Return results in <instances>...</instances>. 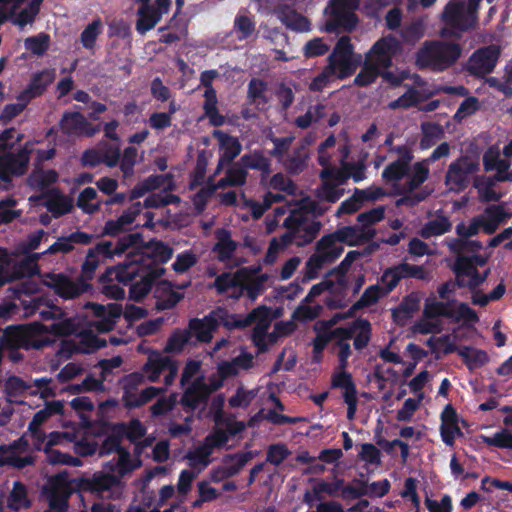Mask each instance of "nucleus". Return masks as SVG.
Wrapping results in <instances>:
<instances>
[{
	"label": "nucleus",
	"instance_id": "56",
	"mask_svg": "<svg viewBox=\"0 0 512 512\" xmlns=\"http://www.w3.org/2000/svg\"><path fill=\"white\" fill-rule=\"evenodd\" d=\"M138 150L134 146H128L120 156V170L124 177H131L134 173V166L137 162Z\"/></svg>",
	"mask_w": 512,
	"mask_h": 512
},
{
	"label": "nucleus",
	"instance_id": "42",
	"mask_svg": "<svg viewBox=\"0 0 512 512\" xmlns=\"http://www.w3.org/2000/svg\"><path fill=\"white\" fill-rule=\"evenodd\" d=\"M143 235L141 232L128 233L120 237L114 245V253L120 256L130 248L132 251H140L143 244Z\"/></svg>",
	"mask_w": 512,
	"mask_h": 512
},
{
	"label": "nucleus",
	"instance_id": "54",
	"mask_svg": "<svg viewBox=\"0 0 512 512\" xmlns=\"http://www.w3.org/2000/svg\"><path fill=\"white\" fill-rule=\"evenodd\" d=\"M212 454L213 451L210 449V446L203 442L201 446L187 453V459L190 461L191 466L201 465L207 467L211 463L210 456Z\"/></svg>",
	"mask_w": 512,
	"mask_h": 512
},
{
	"label": "nucleus",
	"instance_id": "12",
	"mask_svg": "<svg viewBox=\"0 0 512 512\" xmlns=\"http://www.w3.org/2000/svg\"><path fill=\"white\" fill-rule=\"evenodd\" d=\"M499 54V49L493 45L477 49L469 58V72L475 76L490 74L497 64Z\"/></svg>",
	"mask_w": 512,
	"mask_h": 512
},
{
	"label": "nucleus",
	"instance_id": "17",
	"mask_svg": "<svg viewBox=\"0 0 512 512\" xmlns=\"http://www.w3.org/2000/svg\"><path fill=\"white\" fill-rule=\"evenodd\" d=\"M163 353L156 349L148 351L147 361L142 367V372L150 382L159 381L161 374L175 361V359L165 356Z\"/></svg>",
	"mask_w": 512,
	"mask_h": 512
},
{
	"label": "nucleus",
	"instance_id": "34",
	"mask_svg": "<svg viewBox=\"0 0 512 512\" xmlns=\"http://www.w3.org/2000/svg\"><path fill=\"white\" fill-rule=\"evenodd\" d=\"M458 355L462 357L464 364L470 371L484 366L489 361L486 351L470 346L461 347L458 350Z\"/></svg>",
	"mask_w": 512,
	"mask_h": 512
},
{
	"label": "nucleus",
	"instance_id": "31",
	"mask_svg": "<svg viewBox=\"0 0 512 512\" xmlns=\"http://www.w3.org/2000/svg\"><path fill=\"white\" fill-rule=\"evenodd\" d=\"M137 14L136 31L141 35L153 29L162 18L154 6H140Z\"/></svg>",
	"mask_w": 512,
	"mask_h": 512
},
{
	"label": "nucleus",
	"instance_id": "41",
	"mask_svg": "<svg viewBox=\"0 0 512 512\" xmlns=\"http://www.w3.org/2000/svg\"><path fill=\"white\" fill-rule=\"evenodd\" d=\"M281 21L287 28L293 31L307 32L310 30L311 24L308 18L293 9L283 11Z\"/></svg>",
	"mask_w": 512,
	"mask_h": 512
},
{
	"label": "nucleus",
	"instance_id": "10",
	"mask_svg": "<svg viewBox=\"0 0 512 512\" xmlns=\"http://www.w3.org/2000/svg\"><path fill=\"white\" fill-rule=\"evenodd\" d=\"M399 48V41L395 37H382L372 45L371 49L366 53L365 59H370L376 67L385 70L392 66L393 57Z\"/></svg>",
	"mask_w": 512,
	"mask_h": 512
},
{
	"label": "nucleus",
	"instance_id": "33",
	"mask_svg": "<svg viewBox=\"0 0 512 512\" xmlns=\"http://www.w3.org/2000/svg\"><path fill=\"white\" fill-rule=\"evenodd\" d=\"M31 501L28 499L27 488L25 484L20 481L13 483L12 491L7 498V507L12 511H19L21 509H28L31 507Z\"/></svg>",
	"mask_w": 512,
	"mask_h": 512
},
{
	"label": "nucleus",
	"instance_id": "58",
	"mask_svg": "<svg viewBox=\"0 0 512 512\" xmlns=\"http://www.w3.org/2000/svg\"><path fill=\"white\" fill-rule=\"evenodd\" d=\"M145 374L143 372H133L130 374L125 375L121 379L122 389H123V396H131L134 395L138 389V387L144 383L145 381Z\"/></svg>",
	"mask_w": 512,
	"mask_h": 512
},
{
	"label": "nucleus",
	"instance_id": "3",
	"mask_svg": "<svg viewBox=\"0 0 512 512\" xmlns=\"http://www.w3.org/2000/svg\"><path fill=\"white\" fill-rule=\"evenodd\" d=\"M441 22L443 23L439 31L441 37L460 38L464 32L474 27L477 15L468 12L464 2L451 0L442 11Z\"/></svg>",
	"mask_w": 512,
	"mask_h": 512
},
{
	"label": "nucleus",
	"instance_id": "53",
	"mask_svg": "<svg viewBox=\"0 0 512 512\" xmlns=\"http://www.w3.org/2000/svg\"><path fill=\"white\" fill-rule=\"evenodd\" d=\"M233 30L239 40H244L253 34L255 24L247 15L238 13L234 20Z\"/></svg>",
	"mask_w": 512,
	"mask_h": 512
},
{
	"label": "nucleus",
	"instance_id": "57",
	"mask_svg": "<svg viewBox=\"0 0 512 512\" xmlns=\"http://www.w3.org/2000/svg\"><path fill=\"white\" fill-rule=\"evenodd\" d=\"M361 194H364V192H362L361 189L356 188L352 196L340 204L336 215L340 216L343 214H353L357 212L364 204Z\"/></svg>",
	"mask_w": 512,
	"mask_h": 512
},
{
	"label": "nucleus",
	"instance_id": "36",
	"mask_svg": "<svg viewBox=\"0 0 512 512\" xmlns=\"http://www.w3.org/2000/svg\"><path fill=\"white\" fill-rule=\"evenodd\" d=\"M334 385L343 390L342 397L345 404L347 405V418L349 420H353L355 418L358 407V392L356 384L340 380Z\"/></svg>",
	"mask_w": 512,
	"mask_h": 512
},
{
	"label": "nucleus",
	"instance_id": "37",
	"mask_svg": "<svg viewBox=\"0 0 512 512\" xmlns=\"http://www.w3.org/2000/svg\"><path fill=\"white\" fill-rule=\"evenodd\" d=\"M56 74L53 69H44L33 74L27 87L29 92H33L37 97L41 96L47 87L53 83Z\"/></svg>",
	"mask_w": 512,
	"mask_h": 512
},
{
	"label": "nucleus",
	"instance_id": "1",
	"mask_svg": "<svg viewBox=\"0 0 512 512\" xmlns=\"http://www.w3.org/2000/svg\"><path fill=\"white\" fill-rule=\"evenodd\" d=\"M174 250L168 244L156 238L144 241L140 251H131L123 263L108 267L102 279H111L113 274L124 285L136 279L141 272H150L154 268L167 263L173 256Z\"/></svg>",
	"mask_w": 512,
	"mask_h": 512
},
{
	"label": "nucleus",
	"instance_id": "9",
	"mask_svg": "<svg viewBox=\"0 0 512 512\" xmlns=\"http://www.w3.org/2000/svg\"><path fill=\"white\" fill-rule=\"evenodd\" d=\"M49 278L50 282L47 284L48 287L53 289L56 295L65 300L75 299L92 289V285L80 277L76 280H71L62 273H52L49 275Z\"/></svg>",
	"mask_w": 512,
	"mask_h": 512
},
{
	"label": "nucleus",
	"instance_id": "39",
	"mask_svg": "<svg viewBox=\"0 0 512 512\" xmlns=\"http://www.w3.org/2000/svg\"><path fill=\"white\" fill-rule=\"evenodd\" d=\"M122 439L127 438L130 442L140 440L146 434V427L139 419H132L128 423L120 422L115 423Z\"/></svg>",
	"mask_w": 512,
	"mask_h": 512
},
{
	"label": "nucleus",
	"instance_id": "21",
	"mask_svg": "<svg viewBox=\"0 0 512 512\" xmlns=\"http://www.w3.org/2000/svg\"><path fill=\"white\" fill-rule=\"evenodd\" d=\"M165 272V268H154L150 272L144 271L137 275L136 277H140V280L130 286V299L140 301L146 297L150 293L155 281L162 277Z\"/></svg>",
	"mask_w": 512,
	"mask_h": 512
},
{
	"label": "nucleus",
	"instance_id": "44",
	"mask_svg": "<svg viewBox=\"0 0 512 512\" xmlns=\"http://www.w3.org/2000/svg\"><path fill=\"white\" fill-rule=\"evenodd\" d=\"M58 178L59 175L54 169L40 170L38 172L34 171L29 176V183L36 189L44 190L48 186L56 183Z\"/></svg>",
	"mask_w": 512,
	"mask_h": 512
},
{
	"label": "nucleus",
	"instance_id": "15",
	"mask_svg": "<svg viewBox=\"0 0 512 512\" xmlns=\"http://www.w3.org/2000/svg\"><path fill=\"white\" fill-rule=\"evenodd\" d=\"M212 135L219 141L221 154L216 169V172H219L240 154L242 147L237 138L221 130H214Z\"/></svg>",
	"mask_w": 512,
	"mask_h": 512
},
{
	"label": "nucleus",
	"instance_id": "60",
	"mask_svg": "<svg viewBox=\"0 0 512 512\" xmlns=\"http://www.w3.org/2000/svg\"><path fill=\"white\" fill-rule=\"evenodd\" d=\"M385 217V208L378 206L368 211L362 212L357 216V221L361 224L360 228L370 229L369 227L380 222Z\"/></svg>",
	"mask_w": 512,
	"mask_h": 512
},
{
	"label": "nucleus",
	"instance_id": "13",
	"mask_svg": "<svg viewBox=\"0 0 512 512\" xmlns=\"http://www.w3.org/2000/svg\"><path fill=\"white\" fill-rule=\"evenodd\" d=\"M60 130L66 135H84L92 137L100 131L99 126H93L80 112L66 111L59 122Z\"/></svg>",
	"mask_w": 512,
	"mask_h": 512
},
{
	"label": "nucleus",
	"instance_id": "19",
	"mask_svg": "<svg viewBox=\"0 0 512 512\" xmlns=\"http://www.w3.org/2000/svg\"><path fill=\"white\" fill-rule=\"evenodd\" d=\"M31 149L25 145L16 153L5 152L0 156V165L6 168L10 173H14L15 177L23 176L29 166Z\"/></svg>",
	"mask_w": 512,
	"mask_h": 512
},
{
	"label": "nucleus",
	"instance_id": "45",
	"mask_svg": "<svg viewBox=\"0 0 512 512\" xmlns=\"http://www.w3.org/2000/svg\"><path fill=\"white\" fill-rule=\"evenodd\" d=\"M247 176L246 168L239 165L233 164L230 166L224 178L218 181V186L221 188L226 186H240L245 183Z\"/></svg>",
	"mask_w": 512,
	"mask_h": 512
},
{
	"label": "nucleus",
	"instance_id": "6",
	"mask_svg": "<svg viewBox=\"0 0 512 512\" xmlns=\"http://www.w3.org/2000/svg\"><path fill=\"white\" fill-rule=\"evenodd\" d=\"M288 232L282 236L284 245L295 243L303 247L314 241L321 229L319 221L305 222L301 215L291 213L284 221Z\"/></svg>",
	"mask_w": 512,
	"mask_h": 512
},
{
	"label": "nucleus",
	"instance_id": "29",
	"mask_svg": "<svg viewBox=\"0 0 512 512\" xmlns=\"http://www.w3.org/2000/svg\"><path fill=\"white\" fill-rule=\"evenodd\" d=\"M1 347L8 350L28 349L30 346L29 337L21 326H10L4 331L0 341Z\"/></svg>",
	"mask_w": 512,
	"mask_h": 512
},
{
	"label": "nucleus",
	"instance_id": "28",
	"mask_svg": "<svg viewBox=\"0 0 512 512\" xmlns=\"http://www.w3.org/2000/svg\"><path fill=\"white\" fill-rule=\"evenodd\" d=\"M215 236L217 242L213 247V252L222 262L230 260L238 246L237 242L232 239L231 232L221 228L216 230Z\"/></svg>",
	"mask_w": 512,
	"mask_h": 512
},
{
	"label": "nucleus",
	"instance_id": "7",
	"mask_svg": "<svg viewBox=\"0 0 512 512\" xmlns=\"http://www.w3.org/2000/svg\"><path fill=\"white\" fill-rule=\"evenodd\" d=\"M479 170L477 161L461 156L450 163L445 175V185L455 193L463 192L470 185L472 175Z\"/></svg>",
	"mask_w": 512,
	"mask_h": 512
},
{
	"label": "nucleus",
	"instance_id": "30",
	"mask_svg": "<svg viewBox=\"0 0 512 512\" xmlns=\"http://www.w3.org/2000/svg\"><path fill=\"white\" fill-rule=\"evenodd\" d=\"M409 172V181L403 188L395 189V194L413 192L418 189L429 177V168L424 162H416Z\"/></svg>",
	"mask_w": 512,
	"mask_h": 512
},
{
	"label": "nucleus",
	"instance_id": "46",
	"mask_svg": "<svg viewBox=\"0 0 512 512\" xmlns=\"http://www.w3.org/2000/svg\"><path fill=\"white\" fill-rule=\"evenodd\" d=\"M411 166L393 161L382 171V178L386 183L398 182L409 175Z\"/></svg>",
	"mask_w": 512,
	"mask_h": 512
},
{
	"label": "nucleus",
	"instance_id": "5",
	"mask_svg": "<svg viewBox=\"0 0 512 512\" xmlns=\"http://www.w3.org/2000/svg\"><path fill=\"white\" fill-rule=\"evenodd\" d=\"M327 62V65H332V70L337 77L344 80L356 72L361 64V55H355L350 38L342 36L328 56Z\"/></svg>",
	"mask_w": 512,
	"mask_h": 512
},
{
	"label": "nucleus",
	"instance_id": "61",
	"mask_svg": "<svg viewBox=\"0 0 512 512\" xmlns=\"http://www.w3.org/2000/svg\"><path fill=\"white\" fill-rule=\"evenodd\" d=\"M368 494L367 483L360 479H354L353 484L343 485L341 496L343 499H359Z\"/></svg>",
	"mask_w": 512,
	"mask_h": 512
},
{
	"label": "nucleus",
	"instance_id": "64",
	"mask_svg": "<svg viewBox=\"0 0 512 512\" xmlns=\"http://www.w3.org/2000/svg\"><path fill=\"white\" fill-rule=\"evenodd\" d=\"M328 51L329 45L319 37L309 40L303 47V55L308 59L323 56Z\"/></svg>",
	"mask_w": 512,
	"mask_h": 512
},
{
	"label": "nucleus",
	"instance_id": "26",
	"mask_svg": "<svg viewBox=\"0 0 512 512\" xmlns=\"http://www.w3.org/2000/svg\"><path fill=\"white\" fill-rule=\"evenodd\" d=\"M173 285L168 280L159 283L156 289V309L164 311L174 308L183 298L184 294L172 289Z\"/></svg>",
	"mask_w": 512,
	"mask_h": 512
},
{
	"label": "nucleus",
	"instance_id": "51",
	"mask_svg": "<svg viewBox=\"0 0 512 512\" xmlns=\"http://www.w3.org/2000/svg\"><path fill=\"white\" fill-rule=\"evenodd\" d=\"M50 36L46 33H39L25 39L24 46L34 55L41 56L49 49Z\"/></svg>",
	"mask_w": 512,
	"mask_h": 512
},
{
	"label": "nucleus",
	"instance_id": "22",
	"mask_svg": "<svg viewBox=\"0 0 512 512\" xmlns=\"http://www.w3.org/2000/svg\"><path fill=\"white\" fill-rule=\"evenodd\" d=\"M338 242L345 243L350 247L357 246L371 241L375 235V229H364L359 226H344L335 231Z\"/></svg>",
	"mask_w": 512,
	"mask_h": 512
},
{
	"label": "nucleus",
	"instance_id": "24",
	"mask_svg": "<svg viewBox=\"0 0 512 512\" xmlns=\"http://www.w3.org/2000/svg\"><path fill=\"white\" fill-rule=\"evenodd\" d=\"M64 436H66V433L52 432L50 434L49 440L45 444L44 448L47 461L53 465L62 464L78 466L80 464V460L78 458L53 448V446L57 445L60 442V439Z\"/></svg>",
	"mask_w": 512,
	"mask_h": 512
},
{
	"label": "nucleus",
	"instance_id": "47",
	"mask_svg": "<svg viewBox=\"0 0 512 512\" xmlns=\"http://www.w3.org/2000/svg\"><path fill=\"white\" fill-rule=\"evenodd\" d=\"M102 33V23L100 19H96L89 23L81 32L80 41L83 47L87 50H93L96 46V41Z\"/></svg>",
	"mask_w": 512,
	"mask_h": 512
},
{
	"label": "nucleus",
	"instance_id": "43",
	"mask_svg": "<svg viewBox=\"0 0 512 512\" xmlns=\"http://www.w3.org/2000/svg\"><path fill=\"white\" fill-rule=\"evenodd\" d=\"M380 74L381 69L376 67L370 59H364L362 67L354 79V84L358 87H366L374 83Z\"/></svg>",
	"mask_w": 512,
	"mask_h": 512
},
{
	"label": "nucleus",
	"instance_id": "32",
	"mask_svg": "<svg viewBox=\"0 0 512 512\" xmlns=\"http://www.w3.org/2000/svg\"><path fill=\"white\" fill-rule=\"evenodd\" d=\"M166 392V388L149 386L143 389L140 394L122 397L124 405L128 409L140 408L153 400L158 395Z\"/></svg>",
	"mask_w": 512,
	"mask_h": 512
},
{
	"label": "nucleus",
	"instance_id": "14",
	"mask_svg": "<svg viewBox=\"0 0 512 512\" xmlns=\"http://www.w3.org/2000/svg\"><path fill=\"white\" fill-rule=\"evenodd\" d=\"M119 477L102 472L95 473L91 477H84L79 480L78 487L82 492L95 494L104 497L113 487L119 486Z\"/></svg>",
	"mask_w": 512,
	"mask_h": 512
},
{
	"label": "nucleus",
	"instance_id": "59",
	"mask_svg": "<svg viewBox=\"0 0 512 512\" xmlns=\"http://www.w3.org/2000/svg\"><path fill=\"white\" fill-rule=\"evenodd\" d=\"M218 188H221L217 184L208 182L206 186L202 187L192 198V202L195 208L199 211L205 209L209 199L215 194Z\"/></svg>",
	"mask_w": 512,
	"mask_h": 512
},
{
	"label": "nucleus",
	"instance_id": "20",
	"mask_svg": "<svg viewBox=\"0 0 512 512\" xmlns=\"http://www.w3.org/2000/svg\"><path fill=\"white\" fill-rule=\"evenodd\" d=\"M358 21L354 11L331 8L330 17L325 23V30L328 33L351 32L355 29Z\"/></svg>",
	"mask_w": 512,
	"mask_h": 512
},
{
	"label": "nucleus",
	"instance_id": "18",
	"mask_svg": "<svg viewBox=\"0 0 512 512\" xmlns=\"http://www.w3.org/2000/svg\"><path fill=\"white\" fill-rule=\"evenodd\" d=\"M218 326L219 321L212 312L202 319H191L186 330L190 332V340L192 337H195L198 342L209 343L212 340L213 332Z\"/></svg>",
	"mask_w": 512,
	"mask_h": 512
},
{
	"label": "nucleus",
	"instance_id": "55",
	"mask_svg": "<svg viewBox=\"0 0 512 512\" xmlns=\"http://www.w3.org/2000/svg\"><path fill=\"white\" fill-rule=\"evenodd\" d=\"M220 313L225 315V317L221 315L220 319L228 329L244 328L256 322V308L251 309L244 319H236V315H228L224 310H221Z\"/></svg>",
	"mask_w": 512,
	"mask_h": 512
},
{
	"label": "nucleus",
	"instance_id": "35",
	"mask_svg": "<svg viewBox=\"0 0 512 512\" xmlns=\"http://www.w3.org/2000/svg\"><path fill=\"white\" fill-rule=\"evenodd\" d=\"M452 228V223L447 216L437 215L435 219L428 221L420 230V235L424 239H429L433 236H440L449 232Z\"/></svg>",
	"mask_w": 512,
	"mask_h": 512
},
{
	"label": "nucleus",
	"instance_id": "2",
	"mask_svg": "<svg viewBox=\"0 0 512 512\" xmlns=\"http://www.w3.org/2000/svg\"><path fill=\"white\" fill-rule=\"evenodd\" d=\"M461 54L462 47L459 43L430 40L425 41L416 52L415 63L420 70L442 72L453 66Z\"/></svg>",
	"mask_w": 512,
	"mask_h": 512
},
{
	"label": "nucleus",
	"instance_id": "4",
	"mask_svg": "<svg viewBox=\"0 0 512 512\" xmlns=\"http://www.w3.org/2000/svg\"><path fill=\"white\" fill-rule=\"evenodd\" d=\"M456 303V299L443 302L429 297L424 303L423 317L426 319L445 317L456 323L463 320L465 324L476 323L479 321L477 312L467 303L459 302L457 309H453L452 306Z\"/></svg>",
	"mask_w": 512,
	"mask_h": 512
},
{
	"label": "nucleus",
	"instance_id": "52",
	"mask_svg": "<svg viewBox=\"0 0 512 512\" xmlns=\"http://www.w3.org/2000/svg\"><path fill=\"white\" fill-rule=\"evenodd\" d=\"M420 101L419 92L416 88L410 86L408 90L396 100L391 101L388 104V108L391 110H397L400 108H410L416 106Z\"/></svg>",
	"mask_w": 512,
	"mask_h": 512
},
{
	"label": "nucleus",
	"instance_id": "23",
	"mask_svg": "<svg viewBox=\"0 0 512 512\" xmlns=\"http://www.w3.org/2000/svg\"><path fill=\"white\" fill-rule=\"evenodd\" d=\"M141 465L142 461L139 458L133 460L130 451L127 448H121L118 459L109 461L106 464V468L112 475L119 477V484H121V479L125 475L138 469Z\"/></svg>",
	"mask_w": 512,
	"mask_h": 512
},
{
	"label": "nucleus",
	"instance_id": "38",
	"mask_svg": "<svg viewBox=\"0 0 512 512\" xmlns=\"http://www.w3.org/2000/svg\"><path fill=\"white\" fill-rule=\"evenodd\" d=\"M354 348L361 351L369 344L372 336V325L366 318L359 317L354 320Z\"/></svg>",
	"mask_w": 512,
	"mask_h": 512
},
{
	"label": "nucleus",
	"instance_id": "25",
	"mask_svg": "<svg viewBox=\"0 0 512 512\" xmlns=\"http://www.w3.org/2000/svg\"><path fill=\"white\" fill-rule=\"evenodd\" d=\"M481 218L482 229L485 234H494L499 226L503 224L507 218L511 217V214L505 211L502 204L487 206L482 215L478 216Z\"/></svg>",
	"mask_w": 512,
	"mask_h": 512
},
{
	"label": "nucleus",
	"instance_id": "48",
	"mask_svg": "<svg viewBox=\"0 0 512 512\" xmlns=\"http://www.w3.org/2000/svg\"><path fill=\"white\" fill-rule=\"evenodd\" d=\"M97 197V191L93 187L83 189L78 198L77 206L86 214H94L101 208V203H90Z\"/></svg>",
	"mask_w": 512,
	"mask_h": 512
},
{
	"label": "nucleus",
	"instance_id": "63",
	"mask_svg": "<svg viewBox=\"0 0 512 512\" xmlns=\"http://www.w3.org/2000/svg\"><path fill=\"white\" fill-rule=\"evenodd\" d=\"M197 261V256L191 250H187L182 253H179L176 256V260L172 264V269L176 273L182 274L188 271L191 267H193L197 263Z\"/></svg>",
	"mask_w": 512,
	"mask_h": 512
},
{
	"label": "nucleus",
	"instance_id": "16",
	"mask_svg": "<svg viewBox=\"0 0 512 512\" xmlns=\"http://www.w3.org/2000/svg\"><path fill=\"white\" fill-rule=\"evenodd\" d=\"M440 435L442 441L447 446H454L456 436H462L463 433L458 425V414L452 404H447L443 409L441 416Z\"/></svg>",
	"mask_w": 512,
	"mask_h": 512
},
{
	"label": "nucleus",
	"instance_id": "27",
	"mask_svg": "<svg viewBox=\"0 0 512 512\" xmlns=\"http://www.w3.org/2000/svg\"><path fill=\"white\" fill-rule=\"evenodd\" d=\"M45 207L55 218L69 213L72 209L70 200L64 197L58 189L47 190L42 194Z\"/></svg>",
	"mask_w": 512,
	"mask_h": 512
},
{
	"label": "nucleus",
	"instance_id": "62",
	"mask_svg": "<svg viewBox=\"0 0 512 512\" xmlns=\"http://www.w3.org/2000/svg\"><path fill=\"white\" fill-rule=\"evenodd\" d=\"M176 403V393H171L168 397H161L150 407L151 414L154 417L163 416L172 411Z\"/></svg>",
	"mask_w": 512,
	"mask_h": 512
},
{
	"label": "nucleus",
	"instance_id": "40",
	"mask_svg": "<svg viewBox=\"0 0 512 512\" xmlns=\"http://www.w3.org/2000/svg\"><path fill=\"white\" fill-rule=\"evenodd\" d=\"M421 130L422 137L420 140V148L422 150H426L434 146L444 135L442 126L434 122L422 123Z\"/></svg>",
	"mask_w": 512,
	"mask_h": 512
},
{
	"label": "nucleus",
	"instance_id": "50",
	"mask_svg": "<svg viewBox=\"0 0 512 512\" xmlns=\"http://www.w3.org/2000/svg\"><path fill=\"white\" fill-rule=\"evenodd\" d=\"M188 343H191L190 332H187V330H176L167 339L163 352L180 353Z\"/></svg>",
	"mask_w": 512,
	"mask_h": 512
},
{
	"label": "nucleus",
	"instance_id": "11",
	"mask_svg": "<svg viewBox=\"0 0 512 512\" xmlns=\"http://www.w3.org/2000/svg\"><path fill=\"white\" fill-rule=\"evenodd\" d=\"M210 391L204 376L196 377L184 390L180 404L186 412H194L199 407L208 404Z\"/></svg>",
	"mask_w": 512,
	"mask_h": 512
},
{
	"label": "nucleus",
	"instance_id": "49",
	"mask_svg": "<svg viewBox=\"0 0 512 512\" xmlns=\"http://www.w3.org/2000/svg\"><path fill=\"white\" fill-rule=\"evenodd\" d=\"M122 438L113 424L111 427V432L106 438L103 440L102 444L98 446L99 455L100 456H106L110 455L114 452L117 454L120 453L121 448H124L121 446Z\"/></svg>",
	"mask_w": 512,
	"mask_h": 512
},
{
	"label": "nucleus",
	"instance_id": "8",
	"mask_svg": "<svg viewBox=\"0 0 512 512\" xmlns=\"http://www.w3.org/2000/svg\"><path fill=\"white\" fill-rule=\"evenodd\" d=\"M39 273V267L29 260L14 262L7 249L0 247V287Z\"/></svg>",
	"mask_w": 512,
	"mask_h": 512
}]
</instances>
